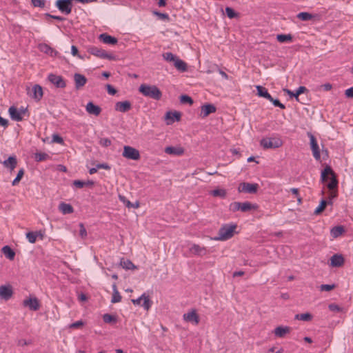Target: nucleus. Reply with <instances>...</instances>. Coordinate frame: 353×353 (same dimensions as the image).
Returning <instances> with one entry per match:
<instances>
[{
	"label": "nucleus",
	"mask_w": 353,
	"mask_h": 353,
	"mask_svg": "<svg viewBox=\"0 0 353 353\" xmlns=\"http://www.w3.org/2000/svg\"><path fill=\"white\" fill-rule=\"evenodd\" d=\"M139 91L143 96L159 101L162 97V92L155 85L143 83L139 88Z\"/></svg>",
	"instance_id": "1"
},
{
	"label": "nucleus",
	"mask_w": 353,
	"mask_h": 353,
	"mask_svg": "<svg viewBox=\"0 0 353 353\" xmlns=\"http://www.w3.org/2000/svg\"><path fill=\"white\" fill-rule=\"evenodd\" d=\"M329 175L331 176V178L330 182L327 184V187L332 192L334 191L335 188H336L338 185V181L331 167L327 165L321 172V181L323 183L326 182L329 179Z\"/></svg>",
	"instance_id": "2"
},
{
	"label": "nucleus",
	"mask_w": 353,
	"mask_h": 353,
	"mask_svg": "<svg viewBox=\"0 0 353 353\" xmlns=\"http://www.w3.org/2000/svg\"><path fill=\"white\" fill-rule=\"evenodd\" d=\"M236 228V225L225 224L221 227L219 230L218 236L214 238L216 241H225L231 239L234 234V230Z\"/></svg>",
	"instance_id": "3"
},
{
	"label": "nucleus",
	"mask_w": 353,
	"mask_h": 353,
	"mask_svg": "<svg viewBox=\"0 0 353 353\" xmlns=\"http://www.w3.org/2000/svg\"><path fill=\"white\" fill-rule=\"evenodd\" d=\"M261 145L264 149L278 148L283 145V141L280 138H264L261 140Z\"/></svg>",
	"instance_id": "4"
},
{
	"label": "nucleus",
	"mask_w": 353,
	"mask_h": 353,
	"mask_svg": "<svg viewBox=\"0 0 353 353\" xmlns=\"http://www.w3.org/2000/svg\"><path fill=\"white\" fill-rule=\"evenodd\" d=\"M123 157L131 160H139L141 157L139 151L131 146L125 145L122 153Z\"/></svg>",
	"instance_id": "5"
},
{
	"label": "nucleus",
	"mask_w": 353,
	"mask_h": 353,
	"mask_svg": "<svg viewBox=\"0 0 353 353\" xmlns=\"http://www.w3.org/2000/svg\"><path fill=\"white\" fill-rule=\"evenodd\" d=\"M55 6L61 12L66 15L70 14L72 12V0H57Z\"/></svg>",
	"instance_id": "6"
},
{
	"label": "nucleus",
	"mask_w": 353,
	"mask_h": 353,
	"mask_svg": "<svg viewBox=\"0 0 353 353\" xmlns=\"http://www.w3.org/2000/svg\"><path fill=\"white\" fill-rule=\"evenodd\" d=\"M88 52L91 54L94 55V56L101 58V59H107L108 60H114V55H112L111 54H108L104 50L97 48V47H95V46H92V47L88 49Z\"/></svg>",
	"instance_id": "7"
},
{
	"label": "nucleus",
	"mask_w": 353,
	"mask_h": 353,
	"mask_svg": "<svg viewBox=\"0 0 353 353\" xmlns=\"http://www.w3.org/2000/svg\"><path fill=\"white\" fill-rule=\"evenodd\" d=\"M259 189V185L257 183H250L243 182L241 183L238 188L239 192H245L248 194H255Z\"/></svg>",
	"instance_id": "8"
},
{
	"label": "nucleus",
	"mask_w": 353,
	"mask_h": 353,
	"mask_svg": "<svg viewBox=\"0 0 353 353\" xmlns=\"http://www.w3.org/2000/svg\"><path fill=\"white\" fill-rule=\"evenodd\" d=\"M28 94L37 102L41 101L43 95L42 87L35 84L31 91L28 92Z\"/></svg>",
	"instance_id": "9"
},
{
	"label": "nucleus",
	"mask_w": 353,
	"mask_h": 353,
	"mask_svg": "<svg viewBox=\"0 0 353 353\" xmlns=\"http://www.w3.org/2000/svg\"><path fill=\"white\" fill-rule=\"evenodd\" d=\"M48 79L57 88H64L66 86L65 81L61 76L51 73L48 75Z\"/></svg>",
	"instance_id": "10"
},
{
	"label": "nucleus",
	"mask_w": 353,
	"mask_h": 353,
	"mask_svg": "<svg viewBox=\"0 0 353 353\" xmlns=\"http://www.w3.org/2000/svg\"><path fill=\"white\" fill-rule=\"evenodd\" d=\"M308 137H310L311 149L312 150L313 156L316 160L319 161L320 160L321 154L316 139L311 133H308Z\"/></svg>",
	"instance_id": "11"
},
{
	"label": "nucleus",
	"mask_w": 353,
	"mask_h": 353,
	"mask_svg": "<svg viewBox=\"0 0 353 353\" xmlns=\"http://www.w3.org/2000/svg\"><path fill=\"white\" fill-rule=\"evenodd\" d=\"M142 300H143L142 306L145 310H148L152 306V301L150 299L149 296L145 295V294H143L137 299H132V302L134 305H140Z\"/></svg>",
	"instance_id": "12"
},
{
	"label": "nucleus",
	"mask_w": 353,
	"mask_h": 353,
	"mask_svg": "<svg viewBox=\"0 0 353 353\" xmlns=\"http://www.w3.org/2000/svg\"><path fill=\"white\" fill-rule=\"evenodd\" d=\"M23 305L30 310L37 311L40 308V303L37 297L26 299L23 301Z\"/></svg>",
	"instance_id": "13"
},
{
	"label": "nucleus",
	"mask_w": 353,
	"mask_h": 353,
	"mask_svg": "<svg viewBox=\"0 0 353 353\" xmlns=\"http://www.w3.org/2000/svg\"><path fill=\"white\" fill-rule=\"evenodd\" d=\"M3 167L12 172L17 165V159L16 156H10L7 159L1 162Z\"/></svg>",
	"instance_id": "14"
},
{
	"label": "nucleus",
	"mask_w": 353,
	"mask_h": 353,
	"mask_svg": "<svg viewBox=\"0 0 353 353\" xmlns=\"http://www.w3.org/2000/svg\"><path fill=\"white\" fill-rule=\"evenodd\" d=\"M183 318L184 321L192 323L195 325H198L199 323V316L197 314L196 310H192L191 311L185 313Z\"/></svg>",
	"instance_id": "15"
},
{
	"label": "nucleus",
	"mask_w": 353,
	"mask_h": 353,
	"mask_svg": "<svg viewBox=\"0 0 353 353\" xmlns=\"http://www.w3.org/2000/svg\"><path fill=\"white\" fill-rule=\"evenodd\" d=\"M13 294L12 288L10 285L0 286V298L6 301L9 300Z\"/></svg>",
	"instance_id": "16"
},
{
	"label": "nucleus",
	"mask_w": 353,
	"mask_h": 353,
	"mask_svg": "<svg viewBox=\"0 0 353 353\" xmlns=\"http://www.w3.org/2000/svg\"><path fill=\"white\" fill-rule=\"evenodd\" d=\"M216 107L213 104L207 103L203 105L201 108V117L202 118L207 117L209 114L215 112Z\"/></svg>",
	"instance_id": "17"
},
{
	"label": "nucleus",
	"mask_w": 353,
	"mask_h": 353,
	"mask_svg": "<svg viewBox=\"0 0 353 353\" xmlns=\"http://www.w3.org/2000/svg\"><path fill=\"white\" fill-rule=\"evenodd\" d=\"M74 81L75 88L77 90L81 89L87 83L86 77L84 75L79 74V73H75L74 74Z\"/></svg>",
	"instance_id": "18"
},
{
	"label": "nucleus",
	"mask_w": 353,
	"mask_h": 353,
	"mask_svg": "<svg viewBox=\"0 0 353 353\" xmlns=\"http://www.w3.org/2000/svg\"><path fill=\"white\" fill-rule=\"evenodd\" d=\"M181 114L179 112L174 111H169L165 114V119L168 120L167 124L170 125L174 123L175 121H179L181 119Z\"/></svg>",
	"instance_id": "19"
},
{
	"label": "nucleus",
	"mask_w": 353,
	"mask_h": 353,
	"mask_svg": "<svg viewBox=\"0 0 353 353\" xmlns=\"http://www.w3.org/2000/svg\"><path fill=\"white\" fill-rule=\"evenodd\" d=\"M85 110L88 114L94 116H99L101 112V108L99 105H95L92 101H90L87 103Z\"/></svg>",
	"instance_id": "20"
},
{
	"label": "nucleus",
	"mask_w": 353,
	"mask_h": 353,
	"mask_svg": "<svg viewBox=\"0 0 353 353\" xmlns=\"http://www.w3.org/2000/svg\"><path fill=\"white\" fill-rule=\"evenodd\" d=\"M132 108V104L129 101H119L115 104V110L121 112H126Z\"/></svg>",
	"instance_id": "21"
},
{
	"label": "nucleus",
	"mask_w": 353,
	"mask_h": 353,
	"mask_svg": "<svg viewBox=\"0 0 353 353\" xmlns=\"http://www.w3.org/2000/svg\"><path fill=\"white\" fill-rule=\"evenodd\" d=\"M101 41L105 44L115 45L117 43L118 40L116 37H112L107 33L101 34L99 37Z\"/></svg>",
	"instance_id": "22"
},
{
	"label": "nucleus",
	"mask_w": 353,
	"mask_h": 353,
	"mask_svg": "<svg viewBox=\"0 0 353 353\" xmlns=\"http://www.w3.org/2000/svg\"><path fill=\"white\" fill-rule=\"evenodd\" d=\"M344 258L341 254H335L330 258V265L341 267L344 264Z\"/></svg>",
	"instance_id": "23"
},
{
	"label": "nucleus",
	"mask_w": 353,
	"mask_h": 353,
	"mask_svg": "<svg viewBox=\"0 0 353 353\" xmlns=\"http://www.w3.org/2000/svg\"><path fill=\"white\" fill-rule=\"evenodd\" d=\"M10 118L16 121H21L23 120V117L20 111L14 106H11L8 110Z\"/></svg>",
	"instance_id": "24"
},
{
	"label": "nucleus",
	"mask_w": 353,
	"mask_h": 353,
	"mask_svg": "<svg viewBox=\"0 0 353 353\" xmlns=\"http://www.w3.org/2000/svg\"><path fill=\"white\" fill-rule=\"evenodd\" d=\"M190 251L194 255L198 256H203L207 253L206 248L205 247H201L197 244H193L190 248Z\"/></svg>",
	"instance_id": "25"
},
{
	"label": "nucleus",
	"mask_w": 353,
	"mask_h": 353,
	"mask_svg": "<svg viewBox=\"0 0 353 353\" xmlns=\"http://www.w3.org/2000/svg\"><path fill=\"white\" fill-rule=\"evenodd\" d=\"M307 88L305 86H300L296 92H292L287 88L283 89V91L286 92L290 97H294L296 101H299V96L305 92Z\"/></svg>",
	"instance_id": "26"
},
{
	"label": "nucleus",
	"mask_w": 353,
	"mask_h": 353,
	"mask_svg": "<svg viewBox=\"0 0 353 353\" xmlns=\"http://www.w3.org/2000/svg\"><path fill=\"white\" fill-rule=\"evenodd\" d=\"M258 206L256 204H252L249 201L240 202V211L246 212L252 210H256Z\"/></svg>",
	"instance_id": "27"
},
{
	"label": "nucleus",
	"mask_w": 353,
	"mask_h": 353,
	"mask_svg": "<svg viewBox=\"0 0 353 353\" xmlns=\"http://www.w3.org/2000/svg\"><path fill=\"white\" fill-rule=\"evenodd\" d=\"M59 210L63 214H71L74 212L73 207L69 204L64 202H61L59 205Z\"/></svg>",
	"instance_id": "28"
},
{
	"label": "nucleus",
	"mask_w": 353,
	"mask_h": 353,
	"mask_svg": "<svg viewBox=\"0 0 353 353\" xmlns=\"http://www.w3.org/2000/svg\"><path fill=\"white\" fill-rule=\"evenodd\" d=\"M256 88L257 90V94L259 97L265 98L268 100L272 99V96L269 94L268 90L265 88L261 85H256Z\"/></svg>",
	"instance_id": "29"
},
{
	"label": "nucleus",
	"mask_w": 353,
	"mask_h": 353,
	"mask_svg": "<svg viewBox=\"0 0 353 353\" xmlns=\"http://www.w3.org/2000/svg\"><path fill=\"white\" fill-rule=\"evenodd\" d=\"M290 328L289 327L279 326L274 330V334L278 337H283L285 334L289 333Z\"/></svg>",
	"instance_id": "30"
},
{
	"label": "nucleus",
	"mask_w": 353,
	"mask_h": 353,
	"mask_svg": "<svg viewBox=\"0 0 353 353\" xmlns=\"http://www.w3.org/2000/svg\"><path fill=\"white\" fill-rule=\"evenodd\" d=\"M2 252L10 260H13L15 256V252L8 245H5L1 249Z\"/></svg>",
	"instance_id": "31"
},
{
	"label": "nucleus",
	"mask_w": 353,
	"mask_h": 353,
	"mask_svg": "<svg viewBox=\"0 0 353 353\" xmlns=\"http://www.w3.org/2000/svg\"><path fill=\"white\" fill-rule=\"evenodd\" d=\"M183 149L181 148H175L172 146H168L165 148V152L168 154L181 155L183 153Z\"/></svg>",
	"instance_id": "32"
},
{
	"label": "nucleus",
	"mask_w": 353,
	"mask_h": 353,
	"mask_svg": "<svg viewBox=\"0 0 353 353\" xmlns=\"http://www.w3.org/2000/svg\"><path fill=\"white\" fill-rule=\"evenodd\" d=\"M327 205H332V201H327V200L321 199L319 205L316 208L314 213V214H321L326 208Z\"/></svg>",
	"instance_id": "33"
},
{
	"label": "nucleus",
	"mask_w": 353,
	"mask_h": 353,
	"mask_svg": "<svg viewBox=\"0 0 353 353\" xmlns=\"http://www.w3.org/2000/svg\"><path fill=\"white\" fill-rule=\"evenodd\" d=\"M112 290H113V294L111 302L112 303H119L121 301V296L119 291L117 290V285L116 283H114L112 285Z\"/></svg>",
	"instance_id": "34"
},
{
	"label": "nucleus",
	"mask_w": 353,
	"mask_h": 353,
	"mask_svg": "<svg viewBox=\"0 0 353 353\" xmlns=\"http://www.w3.org/2000/svg\"><path fill=\"white\" fill-rule=\"evenodd\" d=\"M345 232L343 226L338 225L331 229L330 233L332 237L336 238L341 236Z\"/></svg>",
	"instance_id": "35"
},
{
	"label": "nucleus",
	"mask_w": 353,
	"mask_h": 353,
	"mask_svg": "<svg viewBox=\"0 0 353 353\" xmlns=\"http://www.w3.org/2000/svg\"><path fill=\"white\" fill-rule=\"evenodd\" d=\"M174 67L179 71L185 72L187 70V64L181 59L178 57L173 63Z\"/></svg>",
	"instance_id": "36"
},
{
	"label": "nucleus",
	"mask_w": 353,
	"mask_h": 353,
	"mask_svg": "<svg viewBox=\"0 0 353 353\" xmlns=\"http://www.w3.org/2000/svg\"><path fill=\"white\" fill-rule=\"evenodd\" d=\"M94 184L93 181L88 180L86 182L80 181V180H75L73 181V185L78 188H82L84 186H92Z\"/></svg>",
	"instance_id": "37"
},
{
	"label": "nucleus",
	"mask_w": 353,
	"mask_h": 353,
	"mask_svg": "<svg viewBox=\"0 0 353 353\" xmlns=\"http://www.w3.org/2000/svg\"><path fill=\"white\" fill-rule=\"evenodd\" d=\"M119 198L120 201H122L128 208H138L139 207V203L138 201L135 202L134 203H132V202L127 200L124 196L121 195H119Z\"/></svg>",
	"instance_id": "38"
},
{
	"label": "nucleus",
	"mask_w": 353,
	"mask_h": 353,
	"mask_svg": "<svg viewBox=\"0 0 353 353\" xmlns=\"http://www.w3.org/2000/svg\"><path fill=\"white\" fill-rule=\"evenodd\" d=\"M121 266L125 270H134L137 269V267L133 264V263L130 260H123L122 259L120 263Z\"/></svg>",
	"instance_id": "39"
},
{
	"label": "nucleus",
	"mask_w": 353,
	"mask_h": 353,
	"mask_svg": "<svg viewBox=\"0 0 353 353\" xmlns=\"http://www.w3.org/2000/svg\"><path fill=\"white\" fill-rule=\"evenodd\" d=\"M210 194L215 197L225 198L227 195V192L225 189H215L210 192Z\"/></svg>",
	"instance_id": "40"
},
{
	"label": "nucleus",
	"mask_w": 353,
	"mask_h": 353,
	"mask_svg": "<svg viewBox=\"0 0 353 353\" xmlns=\"http://www.w3.org/2000/svg\"><path fill=\"white\" fill-rule=\"evenodd\" d=\"M295 319L303 321H310L312 319V315L308 312L297 314L295 315Z\"/></svg>",
	"instance_id": "41"
},
{
	"label": "nucleus",
	"mask_w": 353,
	"mask_h": 353,
	"mask_svg": "<svg viewBox=\"0 0 353 353\" xmlns=\"http://www.w3.org/2000/svg\"><path fill=\"white\" fill-rule=\"evenodd\" d=\"M276 39L280 43L290 42L292 41V36L290 34H277Z\"/></svg>",
	"instance_id": "42"
},
{
	"label": "nucleus",
	"mask_w": 353,
	"mask_h": 353,
	"mask_svg": "<svg viewBox=\"0 0 353 353\" xmlns=\"http://www.w3.org/2000/svg\"><path fill=\"white\" fill-rule=\"evenodd\" d=\"M50 158V157L49 156V154L45 152H36L34 154V159L35 161L37 162L46 161L47 159H49Z\"/></svg>",
	"instance_id": "43"
},
{
	"label": "nucleus",
	"mask_w": 353,
	"mask_h": 353,
	"mask_svg": "<svg viewBox=\"0 0 353 353\" xmlns=\"http://www.w3.org/2000/svg\"><path fill=\"white\" fill-rule=\"evenodd\" d=\"M296 17L300 20L304 21H309V20H311L313 18H314V16L312 15V14H310L309 12H305L299 13Z\"/></svg>",
	"instance_id": "44"
},
{
	"label": "nucleus",
	"mask_w": 353,
	"mask_h": 353,
	"mask_svg": "<svg viewBox=\"0 0 353 353\" xmlns=\"http://www.w3.org/2000/svg\"><path fill=\"white\" fill-rule=\"evenodd\" d=\"M103 320L106 323H116L117 321V317L110 314H103Z\"/></svg>",
	"instance_id": "45"
},
{
	"label": "nucleus",
	"mask_w": 353,
	"mask_h": 353,
	"mask_svg": "<svg viewBox=\"0 0 353 353\" xmlns=\"http://www.w3.org/2000/svg\"><path fill=\"white\" fill-rule=\"evenodd\" d=\"M23 175H24V170H23V168H21L19 170L17 176L12 181V185H17L20 182V181L21 180L22 177L23 176Z\"/></svg>",
	"instance_id": "46"
},
{
	"label": "nucleus",
	"mask_w": 353,
	"mask_h": 353,
	"mask_svg": "<svg viewBox=\"0 0 353 353\" xmlns=\"http://www.w3.org/2000/svg\"><path fill=\"white\" fill-rule=\"evenodd\" d=\"M163 59L168 62H174L177 57L173 54L172 52H165L162 54Z\"/></svg>",
	"instance_id": "47"
},
{
	"label": "nucleus",
	"mask_w": 353,
	"mask_h": 353,
	"mask_svg": "<svg viewBox=\"0 0 353 353\" xmlns=\"http://www.w3.org/2000/svg\"><path fill=\"white\" fill-rule=\"evenodd\" d=\"M225 13L228 18L234 19L239 16V13L235 12L232 8L226 7L225 8Z\"/></svg>",
	"instance_id": "48"
},
{
	"label": "nucleus",
	"mask_w": 353,
	"mask_h": 353,
	"mask_svg": "<svg viewBox=\"0 0 353 353\" xmlns=\"http://www.w3.org/2000/svg\"><path fill=\"white\" fill-rule=\"evenodd\" d=\"M38 236V233L29 232L26 234V237L28 239V241L31 243H34L37 240V237Z\"/></svg>",
	"instance_id": "49"
},
{
	"label": "nucleus",
	"mask_w": 353,
	"mask_h": 353,
	"mask_svg": "<svg viewBox=\"0 0 353 353\" xmlns=\"http://www.w3.org/2000/svg\"><path fill=\"white\" fill-rule=\"evenodd\" d=\"M39 48L42 52H44L46 54H50L52 55V52H54L53 49L47 44L40 45Z\"/></svg>",
	"instance_id": "50"
},
{
	"label": "nucleus",
	"mask_w": 353,
	"mask_h": 353,
	"mask_svg": "<svg viewBox=\"0 0 353 353\" xmlns=\"http://www.w3.org/2000/svg\"><path fill=\"white\" fill-rule=\"evenodd\" d=\"M336 288L334 284L329 285V284H322L320 285L319 288L321 291H331Z\"/></svg>",
	"instance_id": "51"
},
{
	"label": "nucleus",
	"mask_w": 353,
	"mask_h": 353,
	"mask_svg": "<svg viewBox=\"0 0 353 353\" xmlns=\"http://www.w3.org/2000/svg\"><path fill=\"white\" fill-rule=\"evenodd\" d=\"M180 101L181 103H189V104H192L193 103V100L192 99L188 96V95H181L180 97Z\"/></svg>",
	"instance_id": "52"
},
{
	"label": "nucleus",
	"mask_w": 353,
	"mask_h": 353,
	"mask_svg": "<svg viewBox=\"0 0 353 353\" xmlns=\"http://www.w3.org/2000/svg\"><path fill=\"white\" fill-rule=\"evenodd\" d=\"M79 228H80L79 235L83 239H84L87 236V231H86V229L85 228L83 223H80Z\"/></svg>",
	"instance_id": "53"
},
{
	"label": "nucleus",
	"mask_w": 353,
	"mask_h": 353,
	"mask_svg": "<svg viewBox=\"0 0 353 353\" xmlns=\"http://www.w3.org/2000/svg\"><path fill=\"white\" fill-rule=\"evenodd\" d=\"M32 5L34 7L43 8L45 6V0H31Z\"/></svg>",
	"instance_id": "54"
},
{
	"label": "nucleus",
	"mask_w": 353,
	"mask_h": 353,
	"mask_svg": "<svg viewBox=\"0 0 353 353\" xmlns=\"http://www.w3.org/2000/svg\"><path fill=\"white\" fill-rule=\"evenodd\" d=\"M99 144L103 147H108L112 144V141L108 138H102L99 141Z\"/></svg>",
	"instance_id": "55"
},
{
	"label": "nucleus",
	"mask_w": 353,
	"mask_h": 353,
	"mask_svg": "<svg viewBox=\"0 0 353 353\" xmlns=\"http://www.w3.org/2000/svg\"><path fill=\"white\" fill-rule=\"evenodd\" d=\"M270 102L273 103V105L276 107H279L281 109H285V105L280 102L279 99H274L272 97L271 100H269Z\"/></svg>",
	"instance_id": "56"
},
{
	"label": "nucleus",
	"mask_w": 353,
	"mask_h": 353,
	"mask_svg": "<svg viewBox=\"0 0 353 353\" xmlns=\"http://www.w3.org/2000/svg\"><path fill=\"white\" fill-rule=\"evenodd\" d=\"M52 141L59 144H63L64 143L63 138L57 134L52 135Z\"/></svg>",
	"instance_id": "57"
},
{
	"label": "nucleus",
	"mask_w": 353,
	"mask_h": 353,
	"mask_svg": "<svg viewBox=\"0 0 353 353\" xmlns=\"http://www.w3.org/2000/svg\"><path fill=\"white\" fill-rule=\"evenodd\" d=\"M328 308L330 311H332V312H341V308L336 304L335 303H331L328 305Z\"/></svg>",
	"instance_id": "58"
},
{
	"label": "nucleus",
	"mask_w": 353,
	"mask_h": 353,
	"mask_svg": "<svg viewBox=\"0 0 353 353\" xmlns=\"http://www.w3.org/2000/svg\"><path fill=\"white\" fill-rule=\"evenodd\" d=\"M230 210L233 212L240 210V202L236 201L230 204Z\"/></svg>",
	"instance_id": "59"
},
{
	"label": "nucleus",
	"mask_w": 353,
	"mask_h": 353,
	"mask_svg": "<svg viewBox=\"0 0 353 353\" xmlns=\"http://www.w3.org/2000/svg\"><path fill=\"white\" fill-rule=\"evenodd\" d=\"M83 325H84V322L81 320V321H76V322L70 324L69 325V327L70 328L76 329V328H79L80 327H82Z\"/></svg>",
	"instance_id": "60"
},
{
	"label": "nucleus",
	"mask_w": 353,
	"mask_h": 353,
	"mask_svg": "<svg viewBox=\"0 0 353 353\" xmlns=\"http://www.w3.org/2000/svg\"><path fill=\"white\" fill-rule=\"evenodd\" d=\"M106 89H107L108 94H110L111 95H114L117 93V90L110 84L106 85Z\"/></svg>",
	"instance_id": "61"
},
{
	"label": "nucleus",
	"mask_w": 353,
	"mask_h": 353,
	"mask_svg": "<svg viewBox=\"0 0 353 353\" xmlns=\"http://www.w3.org/2000/svg\"><path fill=\"white\" fill-rule=\"evenodd\" d=\"M97 168L98 169H105V170H110V166L105 163H98L97 165Z\"/></svg>",
	"instance_id": "62"
},
{
	"label": "nucleus",
	"mask_w": 353,
	"mask_h": 353,
	"mask_svg": "<svg viewBox=\"0 0 353 353\" xmlns=\"http://www.w3.org/2000/svg\"><path fill=\"white\" fill-rule=\"evenodd\" d=\"M345 95L347 98H352L353 97V86L347 89L345 91Z\"/></svg>",
	"instance_id": "63"
},
{
	"label": "nucleus",
	"mask_w": 353,
	"mask_h": 353,
	"mask_svg": "<svg viewBox=\"0 0 353 353\" xmlns=\"http://www.w3.org/2000/svg\"><path fill=\"white\" fill-rule=\"evenodd\" d=\"M325 91H330L332 88V85L330 83H327L321 85Z\"/></svg>",
	"instance_id": "64"
}]
</instances>
